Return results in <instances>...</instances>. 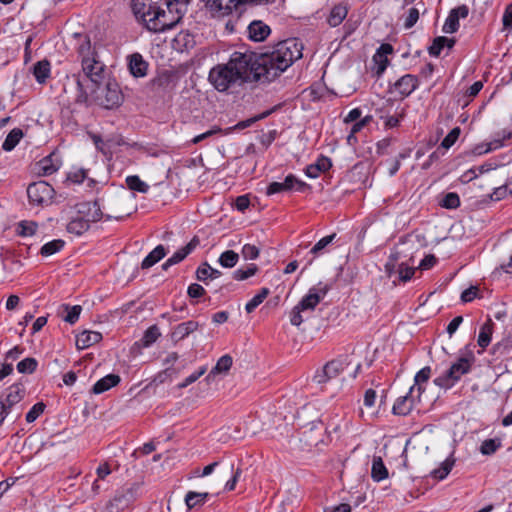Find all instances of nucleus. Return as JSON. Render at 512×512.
<instances>
[{
  "label": "nucleus",
  "instance_id": "nucleus-1",
  "mask_svg": "<svg viewBox=\"0 0 512 512\" xmlns=\"http://www.w3.org/2000/svg\"><path fill=\"white\" fill-rule=\"evenodd\" d=\"M303 45L296 38L279 42L258 62L253 53L234 52L226 64H218L209 72V81L219 92L245 82H271L302 57Z\"/></svg>",
  "mask_w": 512,
  "mask_h": 512
},
{
  "label": "nucleus",
  "instance_id": "nucleus-2",
  "mask_svg": "<svg viewBox=\"0 0 512 512\" xmlns=\"http://www.w3.org/2000/svg\"><path fill=\"white\" fill-rule=\"evenodd\" d=\"M80 42L77 48L78 54L81 57L82 70L85 79L76 76V84L79 91L77 95V102H85L88 97L87 88L88 81L96 85L104 70V65L97 59L95 49L92 48L90 39L87 35H78Z\"/></svg>",
  "mask_w": 512,
  "mask_h": 512
},
{
  "label": "nucleus",
  "instance_id": "nucleus-3",
  "mask_svg": "<svg viewBox=\"0 0 512 512\" xmlns=\"http://www.w3.org/2000/svg\"><path fill=\"white\" fill-rule=\"evenodd\" d=\"M163 4L164 0H132V10L149 31L163 32L171 29L180 19L178 16L176 20H169Z\"/></svg>",
  "mask_w": 512,
  "mask_h": 512
},
{
  "label": "nucleus",
  "instance_id": "nucleus-4",
  "mask_svg": "<svg viewBox=\"0 0 512 512\" xmlns=\"http://www.w3.org/2000/svg\"><path fill=\"white\" fill-rule=\"evenodd\" d=\"M102 212L97 202H88L79 205L78 214L67 224V231L80 236L85 233L90 224L102 218Z\"/></svg>",
  "mask_w": 512,
  "mask_h": 512
},
{
  "label": "nucleus",
  "instance_id": "nucleus-5",
  "mask_svg": "<svg viewBox=\"0 0 512 512\" xmlns=\"http://www.w3.org/2000/svg\"><path fill=\"white\" fill-rule=\"evenodd\" d=\"M473 357H461L457 362L453 363L444 375L434 379V383L442 388L452 387L462 375L467 374L472 365Z\"/></svg>",
  "mask_w": 512,
  "mask_h": 512
},
{
  "label": "nucleus",
  "instance_id": "nucleus-6",
  "mask_svg": "<svg viewBox=\"0 0 512 512\" xmlns=\"http://www.w3.org/2000/svg\"><path fill=\"white\" fill-rule=\"evenodd\" d=\"M206 7L211 11L214 16L221 17L230 14L240 4L255 3V4H270L276 0H203Z\"/></svg>",
  "mask_w": 512,
  "mask_h": 512
},
{
  "label": "nucleus",
  "instance_id": "nucleus-7",
  "mask_svg": "<svg viewBox=\"0 0 512 512\" xmlns=\"http://www.w3.org/2000/svg\"><path fill=\"white\" fill-rule=\"evenodd\" d=\"M27 195L30 203L35 205H47L52 201L54 189L46 181H38L28 186Z\"/></svg>",
  "mask_w": 512,
  "mask_h": 512
},
{
  "label": "nucleus",
  "instance_id": "nucleus-8",
  "mask_svg": "<svg viewBox=\"0 0 512 512\" xmlns=\"http://www.w3.org/2000/svg\"><path fill=\"white\" fill-rule=\"evenodd\" d=\"M350 362L346 358L334 359L324 365L320 370H317L313 380L317 384L327 383L329 380L337 377L345 371Z\"/></svg>",
  "mask_w": 512,
  "mask_h": 512
},
{
  "label": "nucleus",
  "instance_id": "nucleus-9",
  "mask_svg": "<svg viewBox=\"0 0 512 512\" xmlns=\"http://www.w3.org/2000/svg\"><path fill=\"white\" fill-rule=\"evenodd\" d=\"M25 395V388L22 384H13L8 388V393L4 400L0 401L1 419L0 426L4 422L11 408L19 403Z\"/></svg>",
  "mask_w": 512,
  "mask_h": 512
},
{
  "label": "nucleus",
  "instance_id": "nucleus-10",
  "mask_svg": "<svg viewBox=\"0 0 512 512\" xmlns=\"http://www.w3.org/2000/svg\"><path fill=\"white\" fill-rule=\"evenodd\" d=\"M98 92L96 99L105 108H114L120 105L122 101L121 93L116 85L107 84L102 88L99 87Z\"/></svg>",
  "mask_w": 512,
  "mask_h": 512
},
{
  "label": "nucleus",
  "instance_id": "nucleus-11",
  "mask_svg": "<svg viewBox=\"0 0 512 512\" xmlns=\"http://www.w3.org/2000/svg\"><path fill=\"white\" fill-rule=\"evenodd\" d=\"M329 290L328 285L321 283L317 287H312L308 294L297 304L304 311H313L319 302L325 297Z\"/></svg>",
  "mask_w": 512,
  "mask_h": 512
},
{
  "label": "nucleus",
  "instance_id": "nucleus-12",
  "mask_svg": "<svg viewBox=\"0 0 512 512\" xmlns=\"http://www.w3.org/2000/svg\"><path fill=\"white\" fill-rule=\"evenodd\" d=\"M469 14V8L466 5L458 6L452 9L442 27L444 33L451 34L458 30L459 19L466 18Z\"/></svg>",
  "mask_w": 512,
  "mask_h": 512
},
{
  "label": "nucleus",
  "instance_id": "nucleus-13",
  "mask_svg": "<svg viewBox=\"0 0 512 512\" xmlns=\"http://www.w3.org/2000/svg\"><path fill=\"white\" fill-rule=\"evenodd\" d=\"M178 359L179 355L177 352H170L163 360L165 369L156 376L155 381L163 383L167 378L170 380L176 378L180 370L174 368L173 365L178 361Z\"/></svg>",
  "mask_w": 512,
  "mask_h": 512
},
{
  "label": "nucleus",
  "instance_id": "nucleus-14",
  "mask_svg": "<svg viewBox=\"0 0 512 512\" xmlns=\"http://www.w3.org/2000/svg\"><path fill=\"white\" fill-rule=\"evenodd\" d=\"M414 390L415 386H412L406 395L397 398L392 409L395 415L405 416L411 412L417 398L413 395Z\"/></svg>",
  "mask_w": 512,
  "mask_h": 512
},
{
  "label": "nucleus",
  "instance_id": "nucleus-15",
  "mask_svg": "<svg viewBox=\"0 0 512 512\" xmlns=\"http://www.w3.org/2000/svg\"><path fill=\"white\" fill-rule=\"evenodd\" d=\"M418 86L416 76L406 74L398 79L394 84V89L403 97L409 96Z\"/></svg>",
  "mask_w": 512,
  "mask_h": 512
},
{
  "label": "nucleus",
  "instance_id": "nucleus-16",
  "mask_svg": "<svg viewBox=\"0 0 512 512\" xmlns=\"http://www.w3.org/2000/svg\"><path fill=\"white\" fill-rule=\"evenodd\" d=\"M198 327L199 323L193 320L180 323L172 330L171 339L174 343H177L196 331Z\"/></svg>",
  "mask_w": 512,
  "mask_h": 512
},
{
  "label": "nucleus",
  "instance_id": "nucleus-17",
  "mask_svg": "<svg viewBox=\"0 0 512 512\" xmlns=\"http://www.w3.org/2000/svg\"><path fill=\"white\" fill-rule=\"evenodd\" d=\"M102 339V334L96 331H83L76 337V346L78 349H86Z\"/></svg>",
  "mask_w": 512,
  "mask_h": 512
},
{
  "label": "nucleus",
  "instance_id": "nucleus-18",
  "mask_svg": "<svg viewBox=\"0 0 512 512\" xmlns=\"http://www.w3.org/2000/svg\"><path fill=\"white\" fill-rule=\"evenodd\" d=\"M248 33L253 41H263L270 34V27L261 21H254L248 26Z\"/></svg>",
  "mask_w": 512,
  "mask_h": 512
},
{
  "label": "nucleus",
  "instance_id": "nucleus-19",
  "mask_svg": "<svg viewBox=\"0 0 512 512\" xmlns=\"http://www.w3.org/2000/svg\"><path fill=\"white\" fill-rule=\"evenodd\" d=\"M348 14V7L346 4L339 3L335 5L327 18V22L331 27L340 25Z\"/></svg>",
  "mask_w": 512,
  "mask_h": 512
},
{
  "label": "nucleus",
  "instance_id": "nucleus-20",
  "mask_svg": "<svg viewBox=\"0 0 512 512\" xmlns=\"http://www.w3.org/2000/svg\"><path fill=\"white\" fill-rule=\"evenodd\" d=\"M120 382V377L116 374H109L98 380L92 387L94 394H101Z\"/></svg>",
  "mask_w": 512,
  "mask_h": 512
},
{
  "label": "nucleus",
  "instance_id": "nucleus-21",
  "mask_svg": "<svg viewBox=\"0 0 512 512\" xmlns=\"http://www.w3.org/2000/svg\"><path fill=\"white\" fill-rule=\"evenodd\" d=\"M199 245V239L197 237L192 240L184 247L176 251L169 259L168 264H178L183 261L197 246Z\"/></svg>",
  "mask_w": 512,
  "mask_h": 512
},
{
  "label": "nucleus",
  "instance_id": "nucleus-22",
  "mask_svg": "<svg viewBox=\"0 0 512 512\" xmlns=\"http://www.w3.org/2000/svg\"><path fill=\"white\" fill-rule=\"evenodd\" d=\"M233 363L232 357L230 355L222 356L216 363V365L212 368L209 374L206 377L207 382H211L215 375L218 373H226L231 368Z\"/></svg>",
  "mask_w": 512,
  "mask_h": 512
},
{
  "label": "nucleus",
  "instance_id": "nucleus-23",
  "mask_svg": "<svg viewBox=\"0 0 512 512\" xmlns=\"http://www.w3.org/2000/svg\"><path fill=\"white\" fill-rule=\"evenodd\" d=\"M129 69L133 76L143 77L146 75L147 63L140 54H133L130 57Z\"/></svg>",
  "mask_w": 512,
  "mask_h": 512
},
{
  "label": "nucleus",
  "instance_id": "nucleus-24",
  "mask_svg": "<svg viewBox=\"0 0 512 512\" xmlns=\"http://www.w3.org/2000/svg\"><path fill=\"white\" fill-rule=\"evenodd\" d=\"M166 255V250L163 245L156 246L142 261L141 267L148 269L154 266Z\"/></svg>",
  "mask_w": 512,
  "mask_h": 512
},
{
  "label": "nucleus",
  "instance_id": "nucleus-25",
  "mask_svg": "<svg viewBox=\"0 0 512 512\" xmlns=\"http://www.w3.org/2000/svg\"><path fill=\"white\" fill-rule=\"evenodd\" d=\"M139 485L137 483L132 484L130 487L118 491L114 497V501L118 504L129 503L135 500Z\"/></svg>",
  "mask_w": 512,
  "mask_h": 512
},
{
  "label": "nucleus",
  "instance_id": "nucleus-26",
  "mask_svg": "<svg viewBox=\"0 0 512 512\" xmlns=\"http://www.w3.org/2000/svg\"><path fill=\"white\" fill-rule=\"evenodd\" d=\"M371 476L377 482L382 481L385 478H387L388 470L385 467L381 457L373 458L372 468H371Z\"/></svg>",
  "mask_w": 512,
  "mask_h": 512
},
{
  "label": "nucleus",
  "instance_id": "nucleus-27",
  "mask_svg": "<svg viewBox=\"0 0 512 512\" xmlns=\"http://www.w3.org/2000/svg\"><path fill=\"white\" fill-rule=\"evenodd\" d=\"M493 322L489 319L486 323H484L478 335L477 343L480 347L486 348L491 342L492 330H493Z\"/></svg>",
  "mask_w": 512,
  "mask_h": 512
},
{
  "label": "nucleus",
  "instance_id": "nucleus-28",
  "mask_svg": "<svg viewBox=\"0 0 512 512\" xmlns=\"http://www.w3.org/2000/svg\"><path fill=\"white\" fill-rule=\"evenodd\" d=\"M220 276L221 272L217 269L210 267L208 263L202 264L201 266L198 267L196 271V278L201 282H205L208 278L217 279Z\"/></svg>",
  "mask_w": 512,
  "mask_h": 512
},
{
  "label": "nucleus",
  "instance_id": "nucleus-29",
  "mask_svg": "<svg viewBox=\"0 0 512 512\" xmlns=\"http://www.w3.org/2000/svg\"><path fill=\"white\" fill-rule=\"evenodd\" d=\"M209 494L207 492L199 493L194 491H189L185 496V503L188 509H192L197 506L203 505Z\"/></svg>",
  "mask_w": 512,
  "mask_h": 512
},
{
  "label": "nucleus",
  "instance_id": "nucleus-30",
  "mask_svg": "<svg viewBox=\"0 0 512 512\" xmlns=\"http://www.w3.org/2000/svg\"><path fill=\"white\" fill-rule=\"evenodd\" d=\"M33 74L38 83H44L50 75V63L47 60L38 61L34 65Z\"/></svg>",
  "mask_w": 512,
  "mask_h": 512
},
{
  "label": "nucleus",
  "instance_id": "nucleus-31",
  "mask_svg": "<svg viewBox=\"0 0 512 512\" xmlns=\"http://www.w3.org/2000/svg\"><path fill=\"white\" fill-rule=\"evenodd\" d=\"M23 137V132L21 129L15 128L10 131V133L5 138L2 149L4 151H11L15 148V146L19 143L21 138Z\"/></svg>",
  "mask_w": 512,
  "mask_h": 512
},
{
  "label": "nucleus",
  "instance_id": "nucleus-32",
  "mask_svg": "<svg viewBox=\"0 0 512 512\" xmlns=\"http://www.w3.org/2000/svg\"><path fill=\"white\" fill-rule=\"evenodd\" d=\"M160 336L161 333L159 328L156 325H152L144 332V335L140 340L141 345L145 348L150 347Z\"/></svg>",
  "mask_w": 512,
  "mask_h": 512
},
{
  "label": "nucleus",
  "instance_id": "nucleus-33",
  "mask_svg": "<svg viewBox=\"0 0 512 512\" xmlns=\"http://www.w3.org/2000/svg\"><path fill=\"white\" fill-rule=\"evenodd\" d=\"M64 245H65V242L63 240L55 239V240H52V241L44 244L41 247L40 253L42 256L48 257V256H51V255L59 252L60 250H62Z\"/></svg>",
  "mask_w": 512,
  "mask_h": 512
},
{
  "label": "nucleus",
  "instance_id": "nucleus-34",
  "mask_svg": "<svg viewBox=\"0 0 512 512\" xmlns=\"http://www.w3.org/2000/svg\"><path fill=\"white\" fill-rule=\"evenodd\" d=\"M126 184L130 190L140 193H147L149 190L148 184L142 181L137 175H131L126 178Z\"/></svg>",
  "mask_w": 512,
  "mask_h": 512
},
{
  "label": "nucleus",
  "instance_id": "nucleus-35",
  "mask_svg": "<svg viewBox=\"0 0 512 512\" xmlns=\"http://www.w3.org/2000/svg\"><path fill=\"white\" fill-rule=\"evenodd\" d=\"M238 259L239 255L236 252L227 250L220 255L218 262L224 268H232L237 264Z\"/></svg>",
  "mask_w": 512,
  "mask_h": 512
},
{
  "label": "nucleus",
  "instance_id": "nucleus-36",
  "mask_svg": "<svg viewBox=\"0 0 512 512\" xmlns=\"http://www.w3.org/2000/svg\"><path fill=\"white\" fill-rule=\"evenodd\" d=\"M59 168L58 164L52 162L51 156L45 157L38 163V172L42 175H51Z\"/></svg>",
  "mask_w": 512,
  "mask_h": 512
},
{
  "label": "nucleus",
  "instance_id": "nucleus-37",
  "mask_svg": "<svg viewBox=\"0 0 512 512\" xmlns=\"http://www.w3.org/2000/svg\"><path fill=\"white\" fill-rule=\"evenodd\" d=\"M453 465L454 460L448 458L444 462H442L440 468L434 469L431 472V476L435 479L443 480L450 473Z\"/></svg>",
  "mask_w": 512,
  "mask_h": 512
},
{
  "label": "nucleus",
  "instance_id": "nucleus-38",
  "mask_svg": "<svg viewBox=\"0 0 512 512\" xmlns=\"http://www.w3.org/2000/svg\"><path fill=\"white\" fill-rule=\"evenodd\" d=\"M501 447V440L498 438L495 439H486L482 442L480 446V452L483 455H492Z\"/></svg>",
  "mask_w": 512,
  "mask_h": 512
},
{
  "label": "nucleus",
  "instance_id": "nucleus-39",
  "mask_svg": "<svg viewBox=\"0 0 512 512\" xmlns=\"http://www.w3.org/2000/svg\"><path fill=\"white\" fill-rule=\"evenodd\" d=\"M38 362L35 358L27 357L17 364V370L22 374H31L37 368Z\"/></svg>",
  "mask_w": 512,
  "mask_h": 512
},
{
  "label": "nucleus",
  "instance_id": "nucleus-40",
  "mask_svg": "<svg viewBox=\"0 0 512 512\" xmlns=\"http://www.w3.org/2000/svg\"><path fill=\"white\" fill-rule=\"evenodd\" d=\"M430 374H431V369H430V367L427 366V367L422 368L415 375V378H414L415 385L414 386H416V385L418 386L417 387V391H418L417 399H420L421 393L423 391L421 384L428 381V379L430 378Z\"/></svg>",
  "mask_w": 512,
  "mask_h": 512
},
{
  "label": "nucleus",
  "instance_id": "nucleus-41",
  "mask_svg": "<svg viewBox=\"0 0 512 512\" xmlns=\"http://www.w3.org/2000/svg\"><path fill=\"white\" fill-rule=\"evenodd\" d=\"M37 228H38L37 223H35L33 221H21L18 224L17 233L20 236H24V237L32 236L35 234Z\"/></svg>",
  "mask_w": 512,
  "mask_h": 512
},
{
  "label": "nucleus",
  "instance_id": "nucleus-42",
  "mask_svg": "<svg viewBox=\"0 0 512 512\" xmlns=\"http://www.w3.org/2000/svg\"><path fill=\"white\" fill-rule=\"evenodd\" d=\"M440 205L446 209H456L460 206V198L457 193H447L440 202Z\"/></svg>",
  "mask_w": 512,
  "mask_h": 512
},
{
  "label": "nucleus",
  "instance_id": "nucleus-43",
  "mask_svg": "<svg viewBox=\"0 0 512 512\" xmlns=\"http://www.w3.org/2000/svg\"><path fill=\"white\" fill-rule=\"evenodd\" d=\"M207 369L206 367H200L197 371L193 372L191 375L186 377L181 383L177 385L179 389L186 388L187 386L191 385L192 383L196 382L201 376H203L206 373Z\"/></svg>",
  "mask_w": 512,
  "mask_h": 512
},
{
  "label": "nucleus",
  "instance_id": "nucleus-44",
  "mask_svg": "<svg viewBox=\"0 0 512 512\" xmlns=\"http://www.w3.org/2000/svg\"><path fill=\"white\" fill-rule=\"evenodd\" d=\"M415 271H416V268L409 267V266L405 265L404 263H401L397 269L398 279L402 282H407L413 277Z\"/></svg>",
  "mask_w": 512,
  "mask_h": 512
},
{
  "label": "nucleus",
  "instance_id": "nucleus-45",
  "mask_svg": "<svg viewBox=\"0 0 512 512\" xmlns=\"http://www.w3.org/2000/svg\"><path fill=\"white\" fill-rule=\"evenodd\" d=\"M257 271V266L255 264H250L247 269H238L233 273V278L242 281L251 276H253Z\"/></svg>",
  "mask_w": 512,
  "mask_h": 512
},
{
  "label": "nucleus",
  "instance_id": "nucleus-46",
  "mask_svg": "<svg viewBox=\"0 0 512 512\" xmlns=\"http://www.w3.org/2000/svg\"><path fill=\"white\" fill-rule=\"evenodd\" d=\"M445 42H447V37H436L433 40L432 45L429 47V54L435 57L439 56L442 49L445 47Z\"/></svg>",
  "mask_w": 512,
  "mask_h": 512
},
{
  "label": "nucleus",
  "instance_id": "nucleus-47",
  "mask_svg": "<svg viewBox=\"0 0 512 512\" xmlns=\"http://www.w3.org/2000/svg\"><path fill=\"white\" fill-rule=\"evenodd\" d=\"M44 409L45 405L42 402L36 403L26 414V421L28 423L34 422L44 412Z\"/></svg>",
  "mask_w": 512,
  "mask_h": 512
},
{
  "label": "nucleus",
  "instance_id": "nucleus-48",
  "mask_svg": "<svg viewBox=\"0 0 512 512\" xmlns=\"http://www.w3.org/2000/svg\"><path fill=\"white\" fill-rule=\"evenodd\" d=\"M460 132H461V130H460L459 127L453 128L447 134V136L442 140L441 146L443 148L449 149L456 142V140L458 139V137L460 135Z\"/></svg>",
  "mask_w": 512,
  "mask_h": 512
},
{
  "label": "nucleus",
  "instance_id": "nucleus-49",
  "mask_svg": "<svg viewBox=\"0 0 512 512\" xmlns=\"http://www.w3.org/2000/svg\"><path fill=\"white\" fill-rule=\"evenodd\" d=\"M66 310L68 312H67V315L65 316L64 320L70 324H74L78 320L80 313L82 311L81 306H79V305H75L72 307L66 306Z\"/></svg>",
  "mask_w": 512,
  "mask_h": 512
},
{
  "label": "nucleus",
  "instance_id": "nucleus-50",
  "mask_svg": "<svg viewBox=\"0 0 512 512\" xmlns=\"http://www.w3.org/2000/svg\"><path fill=\"white\" fill-rule=\"evenodd\" d=\"M336 237V234L333 233L331 235L325 236L321 238L311 249L312 254H318L322 251L327 245H329Z\"/></svg>",
  "mask_w": 512,
  "mask_h": 512
},
{
  "label": "nucleus",
  "instance_id": "nucleus-51",
  "mask_svg": "<svg viewBox=\"0 0 512 512\" xmlns=\"http://www.w3.org/2000/svg\"><path fill=\"white\" fill-rule=\"evenodd\" d=\"M398 259H399L398 252L391 253V255L389 256L388 261L385 264V272L387 273V275L389 277H391L392 274L396 272V265H397Z\"/></svg>",
  "mask_w": 512,
  "mask_h": 512
},
{
  "label": "nucleus",
  "instance_id": "nucleus-52",
  "mask_svg": "<svg viewBox=\"0 0 512 512\" xmlns=\"http://www.w3.org/2000/svg\"><path fill=\"white\" fill-rule=\"evenodd\" d=\"M242 255L246 260H254L259 256V249L255 245L245 244L242 248Z\"/></svg>",
  "mask_w": 512,
  "mask_h": 512
},
{
  "label": "nucleus",
  "instance_id": "nucleus-53",
  "mask_svg": "<svg viewBox=\"0 0 512 512\" xmlns=\"http://www.w3.org/2000/svg\"><path fill=\"white\" fill-rule=\"evenodd\" d=\"M419 19V10L417 8H410L408 10V15L406 16L405 18V21H404V26L405 28H411L413 27L416 22L418 21Z\"/></svg>",
  "mask_w": 512,
  "mask_h": 512
},
{
  "label": "nucleus",
  "instance_id": "nucleus-54",
  "mask_svg": "<svg viewBox=\"0 0 512 512\" xmlns=\"http://www.w3.org/2000/svg\"><path fill=\"white\" fill-rule=\"evenodd\" d=\"M485 149H482V146L476 148V152L478 154L488 153L490 151L496 150L503 146V139H495L485 145Z\"/></svg>",
  "mask_w": 512,
  "mask_h": 512
},
{
  "label": "nucleus",
  "instance_id": "nucleus-55",
  "mask_svg": "<svg viewBox=\"0 0 512 512\" xmlns=\"http://www.w3.org/2000/svg\"><path fill=\"white\" fill-rule=\"evenodd\" d=\"M305 312L303 309L299 308V305H296L290 314V322L293 326H300L301 323L304 321L301 313Z\"/></svg>",
  "mask_w": 512,
  "mask_h": 512
},
{
  "label": "nucleus",
  "instance_id": "nucleus-56",
  "mask_svg": "<svg viewBox=\"0 0 512 512\" xmlns=\"http://www.w3.org/2000/svg\"><path fill=\"white\" fill-rule=\"evenodd\" d=\"M175 42L178 43V44H183L184 47L188 48V47L193 45V38L187 32H180L175 37Z\"/></svg>",
  "mask_w": 512,
  "mask_h": 512
},
{
  "label": "nucleus",
  "instance_id": "nucleus-57",
  "mask_svg": "<svg viewBox=\"0 0 512 512\" xmlns=\"http://www.w3.org/2000/svg\"><path fill=\"white\" fill-rule=\"evenodd\" d=\"M187 293L191 298H199L204 295L205 289L197 283H192L189 285Z\"/></svg>",
  "mask_w": 512,
  "mask_h": 512
},
{
  "label": "nucleus",
  "instance_id": "nucleus-58",
  "mask_svg": "<svg viewBox=\"0 0 512 512\" xmlns=\"http://www.w3.org/2000/svg\"><path fill=\"white\" fill-rule=\"evenodd\" d=\"M502 23L504 29H512V4H509L503 14Z\"/></svg>",
  "mask_w": 512,
  "mask_h": 512
},
{
  "label": "nucleus",
  "instance_id": "nucleus-59",
  "mask_svg": "<svg viewBox=\"0 0 512 512\" xmlns=\"http://www.w3.org/2000/svg\"><path fill=\"white\" fill-rule=\"evenodd\" d=\"M477 294H478V288L471 286L461 293V300L463 302H470L477 297Z\"/></svg>",
  "mask_w": 512,
  "mask_h": 512
},
{
  "label": "nucleus",
  "instance_id": "nucleus-60",
  "mask_svg": "<svg viewBox=\"0 0 512 512\" xmlns=\"http://www.w3.org/2000/svg\"><path fill=\"white\" fill-rule=\"evenodd\" d=\"M393 52V47L390 44H382L380 48L377 50L373 59L375 62H378V58H383L384 56L391 54Z\"/></svg>",
  "mask_w": 512,
  "mask_h": 512
},
{
  "label": "nucleus",
  "instance_id": "nucleus-61",
  "mask_svg": "<svg viewBox=\"0 0 512 512\" xmlns=\"http://www.w3.org/2000/svg\"><path fill=\"white\" fill-rule=\"evenodd\" d=\"M284 191H286V189L284 187V182H272L267 187L266 194L273 195V194L284 192Z\"/></svg>",
  "mask_w": 512,
  "mask_h": 512
},
{
  "label": "nucleus",
  "instance_id": "nucleus-62",
  "mask_svg": "<svg viewBox=\"0 0 512 512\" xmlns=\"http://www.w3.org/2000/svg\"><path fill=\"white\" fill-rule=\"evenodd\" d=\"M317 168H319L320 172H325L329 170L332 166L331 160L328 157H320L317 159L316 163H314Z\"/></svg>",
  "mask_w": 512,
  "mask_h": 512
},
{
  "label": "nucleus",
  "instance_id": "nucleus-63",
  "mask_svg": "<svg viewBox=\"0 0 512 512\" xmlns=\"http://www.w3.org/2000/svg\"><path fill=\"white\" fill-rule=\"evenodd\" d=\"M437 259L434 255H427L425 258L420 262L418 268L421 270H427L433 267L436 263Z\"/></svg>",
  "mask_w": 512,
  "mask_h": 512
},
{
  "label": "nucleus",
  "instance_id": "nucleus-64",
  "mask_svg": "<svg viewBox=\"0 0 512 512\" xmlns=\"http://www.w3.org/2000/svg\"><path fill=\"white\" fill-rule=\"evenodd\" d=\"M249 205L250 200L247 195H241L236 198L235 206L239 211L243 212L249 207Z\"/></svg>",
  "mask_w": 512,
  "mask_h": 512
}]
</instances>
